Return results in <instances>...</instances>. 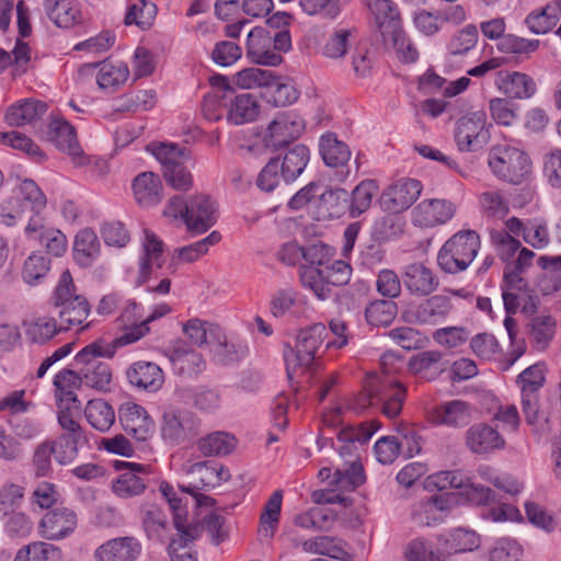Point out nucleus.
I'll list each match as a JSON object with an SVG mask.
<instances>
[{"label": "nucleus", "mask_w": 561, "mask_h": 561, "mask_svg": "<svg viewBox=\"0 0 561 561\" xmlns=\"http://www.w3.org/2000/svg\"><path fill=\"white\" fill-rule=\"evenodd\" d=\"M378 426L373 423L369 425L362 424L359 426H351L341 430L337 434L340 446L339 454L345 458L346 468H335L333 484L343 491H353L364 483L365 476L363 467L358 462L359 447L365 445Z\"/></svg>", "instance_id": "nucleus-1"}, {"label": "nucleus", "mask_w": 561, "mask_h": 561, "mask_svg": "<svg viewBox=\"0 0 561 561\" xmlns=\"http://www.w3.org/2000/svg\"><path fill=\"white\" fill-rule=\"evenodd\" d=\"M407 389L398 380L385 376H370L364 390L356 397L354 409L364 411L369 407L380 408L389 419L398 416L405 400Z\"/></svg>", "instance_id": "nucleus-2"}, {"label": "nucleus", "mask_w": 561, "mask_h": 561, "mask_svg": "<svg viewBox=\"0 0 561 561\" xmlns=\"http://www.w3.org/2000/svg\"><path fill=\"white\" fill-rule=\"evenodd\" d=\"M310 159V151L305 145H296L285 153L278 154L261 170L256 184L265 192L274 191L280 183L294 182L306 169Z\"/></svg>", "instance_id": "nucleus-3"}, {"label": "nucleus", "mask_w": 561, "mask_h": 561, "mask_svg": "<svg viewBox=\"0 0 561 561\" xmlns=\"http://www.w3.org/2000/svg\"><path fill=\"white\" fill-rule=\"evenodd\" d=\"M53 305L59 309L58 316L64 331L79 327L83 331L90 327L85 323L91 306L82 295L76 293L72 276L69 270H65L54 290Z\"/></svg>", "instance_id": "nucleus-4"}, {"label": "nucleus", "mask_w": 561, "mask_h": 561, "mask_svg": "<svg viewBox=\"0 0 561 561\" xmlns=\"http://www.w3.org/2000/svg\"><path fill=\"white\" fill-rule=\"evenodd\" d=\"M174 525L179 530V539H172L168 547L171 561H196L194 553L186 547L187 542L193 541L199 535V530H205L215 545L226 540L228 528L225 518L216 513H209L203 517L201 525L184 526L176 515Z\"/></svg>", "instance_id": "nucleus-5"}, {"label": "nucleus", "mask_w": 561, "mask_h": 561, "mask_svg": "<svg viewBox=\"0 0 561 561\" xmlns=\"http://www.w3.org/2000/svg\"><path fill=\"white\" fill-rule=\"evenodd\" d=\"M325 337L327 328L322 323L298 331L295 345H287L284 350L286 371L290 379L311 367Z\"/></svg>", "instance_id": "nucleus-6"}, {"label": "nucleus", "mask_w": 561, "mask_h": 561, "mask_svg": "<svg viewBox=\"0 0 561 561\" xmlns=\"http://www.w3.org/2000/svg\"><path fill=\"white\" fill-rule=\"evenodd\" d=\"M46 207V197L36 183L24 180L13 190L12 195L0 205V224L12 227L25 213L31 217H39V213Z\"/></svg>", "instance_id": "nucleus-7"}, {"label": "nucleus", "mask_w": 561, "mask_h": 561, "mask_svg": "<svg viewBox=\"0 0 561 561\" xmlns=\"http://www.w3.org/2000/svg\"><path fill=\"white\" fill-rule=\"evenodd\" d=\"M480 249V237L473 230L459 231L449 238L437 254L438 266L456 274L468 268Z\"/></svg>", "instance_id": "nucleus-8"}, {"label": "nucleus", "mask_w": 561, "mask_h": 561, "mask_svg": "<svg viewBox=\"0 0 561 561\" xmlns=\"http://www.w3.org/2000/svg\"><path fill=\"white\" fill-rule=\"evenodd\" d=\"M489 167L496 178L512 184H520L531 170L528 156L510 146L493 147L489 153Z\"/></svg>", "instance_id": "nucleus-9"}, {"label": "nucleus", "mask_w": 561, "mask_h": 561, "mask_svg": "<svg viewBox=\"0 0 561 561\" xmlns=\"http://www.w3.org/2000/svg\"><path fill=\"white\" fill-rule=\"evenodd\" d=\"M522 271L507 265L504 270L502 297L505 310L508 314L515 313L520 305L526 312L536 311L539 299L534 289L522 277Z\"/></svg>", "instance_id": "nucleus-10"}, {"label": "nucleus", "mask_w": 561, "mask_h": 561, "mask_svg": "<svg viewBox=\"0 0 561 561\" xmlns=\"http://www.w3.org/2000/svg\"><path fill=\"white\" fill-rule=\"evenodd\" d=\"M305 127V119L296 112L279 113L263 131V145L267 149L277 150L298 139Z\"/></svg>", "instance_id": "nucleus-11"}, {"label": "nucleus", "mask_w": 561, "mask_h": 561, "mask_svg": "<svg viewBox=\"0 0 561 561\" xmlns=\"http://www.w3.org/2000/svg\"><path fill=\"white\" fill-rule=\"evenodd\" d=\"M520 387L522 410L528 424H535L539 414V390L545 383V370L535 364L523 370L517 377Z\"/></svg>", "instance_id": "nucleus-12"}, {"label": "nucleus", "mask_w": 561, "mask_h": 561, "mask_svg": "<svg viewBox=\"0 0 561 561\" xmlns=\"http://www.w3.org/2000/svg\"><path fill=\"white\" fill-rule=\"evenodd\" d=\"M199 419L188 410H169L162 417L161 436L174 445L192 439L198 434Z\"/></svg>", "instance_id": "nucleus-13"}, {"label": "nucleus", "mask_w": 561, "mask_h": 561, "mask_svg": "<svg viewBox=\"0 0 561 561\" xmlns=\"http://www.w3.org/2000/svg\"><path fill=\"white\" fill-rule=\"evenodd\" d=\"M455 138L460 151H478L489 141L485 128V114L477 111L467 114L457 122Z\"/></svg>", "instance_id": "nucleus-14"}, {"label": "nucleus", "mask_w": 561, "mask_h": 561, "mask_svg": "<svg viewBox=\"0 0 561 561\" xmlns=\"http://www.w3.org/2000/svg\"><path fill=\"white\" fill-rule=\"evenodd\" d=\"M422 183L415 179H400L381 193L379 203L383 210L398 214L410 208L422 193Z\"/></svg>", "instance_id": "nucleus-15"}, {"label": "nucleus", "mask_w": 561, "mask_h": 561, "mask_svg": "<svg viewBox=\"0 0 561 561\" xmlns=\"http://www.w3.org/2000/svg\"><path fill=\"white\" fill-rule=\"evenodd\" d=\"M453 308L448 296L434 295L417 305L409 306L404 317L413 323L437 325L447 319Z\"/></svg>", "instance_id": "nucleus-16"}, {"label": "nucleus", "mask_w": 561, "mask_h": 561, "mask_svg": "<svg viewBox=\"0 0 561 561\" xmlns=\"http://www.w3.org/2000/svg\"><path fill=\"white\" fill-rule=\"evenodd\" d=\"M190 478L187 484L181 485L183 492L194 493L195 490H209L227 481L230 474L220 463L213 461L195 462L184 468Z\"/></svg>", "instance_id": "nucleus-17"}, {"label": "nucleus", "mask_w": 561, "mask_h": 561, "mask_svg": "<svg viewBox=\"0 0 561 561\" xmlns=\"http://www.w3.org/2000/svg\"><path fill=\"white\" fill-rule=\"evenodd\" d=\"M495 88L511 100H528L537 92V83L528 73L499 70L494 75Z\"/></svg>", "instance_id": "nucleus-18"}, {"label": "nucleus", "mask_w": 561, "mask_h": 561, "mask_svg": "<svg viewBox=\"0 0 561 561\" xmlns=\"http://www.w3.org/2000/svg\"><path fill=\"white\" fill-rule=\"evenodd\" d=\"M456 213V205L447 199L422 201L412 211V221L421 228H433L449 221Z\"/></svg>", "instance_id": "nucleus-19"}, {"label": "nucleus", "mask_w": 561, "mask_h": 561, "mask_svg": "<svg viewBox=\"0 0 561 561\" xmlns=\"http://www.w3.org/2000/svg\"><path fill=\"white\" fill-rule=\"evenodd\" d=\"M77 514L68 507L48 511L41 519L38 531L47 540H61L77 528Z\"/></svg>", "instance_id": "nucleus-20"}, {"label": "nucleus", "mask_w": 561, "mask_h": 561, "mask_svg": "<svg viewBox=\"0 0 561 561\" xmlns=\"http://www.w3.org/2000/svg\"><path fill=\"white\" fill-rule=\"evenodd\" d=\"M48 139L58 149L67 152L77 165L87 163L77 140L75 127L61 116H54L48 125Z\"/></svg>", "instance_id": "nucleus-21"}, {"label": "nucleus", "mask_w": 561, "mask_h": 561, "mask_svg": "<svg viewBox=\"0 0 561 561\" xmlns=\"http://www.w3.org/2000/svg\"><path fill=\"white\" fill-rule=\"evenodd\" d=\"M319 150L324 163L329 168L336 169L337 181H344L350 174L351 150L348 146L339 140L335 134L328 133L320 138Z\"/></svg>", "instance_id": "nucleus-22"}, {"label": "nucleus", "mask_w": 561, "mask_h": 561, "mask_svg": "<svg viewBox=\"0 0 561 561\" xmlns=\"http://www.w3.org/2000/svg\"><path fill=\"white\" fill-rule=\"evenodd\" d=\"M142 551L140 541L133 536L110 539L94 552L95 561H136Z\"/></svg>", "instance_id": "nucleus-23"}, {"label": "nucleus", "mask_w": 561, "mask_h": 561, "mask_svg": "<svg viewBox=\"0 0 561 561\" xmlns=\"http://www.w3.org/2000/svg\"><path fill=\"white\" fill-rule=\"evenodd\" d=\"M247 56L254 64L263 66L276 67L283 62V56L272 49V35L260 26L248 34Z\"/></svg>", "instance_id": "nucleus-24"}, {"label": "nucleus", "mask_w": 561, "mask_h": 561, "mask_svg": "<svg viewBox=\"0 0 561 561\" xmlns=\"http://www.w3.org/2000/svg\"><path fill=\"white\" fill-rule=\"evenodd\" d=\"M25 234L30 240L38 241L54 256H61L67 250V238L59 230L44 224L41 217H31Z\"/></svg>", "instance_id": "nucleus-25"}, {"label": "nucleus", "mask_w": 561, "mask_h": 561, "mask_svg": "<svg viewBox=\"0 0 561 561\" xmlns=\"http://www.w3.org/2000/svg\"><path fill=\"white\" fill-rule=\"evenodd\" d=\"M119 422L125 432L138 442L147 440L153 433V421L141 405L124 403L119 409Z\"/></svg>", "instance_id": "nucleus-26"}, {"label": "nucleus", "mask_w": 561, "mask_h": 561, "mask_svg": "<svg viewBox=\"0 0 561 561\" xmlns=\"http://www.w3.org/2000/svg\"><path fill=\"white\" fill-rule=\"evenodd\" d=\"M216 222L215 202L204 194L193 196L188 202L187 230L195 233L207 231Z\"/></svg>", "instance_id": "nucleus-27"}, {"label": "nucleus", "mask_w": 561, "mask_h": 561, "mask_svg": "<svg viewBox=\"0 0 561 561\" xmlns=\"http://www.w3.org/2000/svg\"><path fill=\"white\" fill-rule=\"evenodd\" d=\"M402 277L407 289L416 296H428L439 286L436 274L422 262L408 264Z\"/></svg>", "instance_id": "nucleus-28"}, {"label": "nucleus", "mask_w": 561, "mask_h": 561, "mask_svg": "<svg viewBox=\"0 0 561 561\" xmlns=\"http://www.w3.org/2000/svg\"><path fill=\"white\" fill-rule=\"evenodd\" d=\"M466 445L471 453L485 455L494 450L503 449L505 439L491 425L478 423L467 430Z\"/></svg>", "instance_id": "nucleus-29"}, {"label": "nucleus", "mask_w": 561, "mask_h": 561, "mask_svg": "<svg viewBox=\"0 0 561 561\" xmlns=\"http://www.w3.org/2000/svg\"><path fill=\"white\" fill-rule=\"evenodd\" d=\"M428 419L435 425L463 427L471 421V408L462 400L443 402L430 412Z\"/></svg>", "instance_id": "nucleus-30"}, {"label": "nucleus", "mask_w": 561, "mask_h": 561, "mask_svg": "<svg viewBox=\"0 0 561 561\" xmlns=\"http://www.w3.org/2000/svg\"><path fill=\"white\" fill-rule=\"evenodd\" d=\"M261 113L257 98L251 93H241L226 103V119L232 125L254 122Z\"/></svg>", "instance_id": "nucleus-31"}, {"label": "nucleus", "mask_w": 561, "mask_h": 561, "mask_svg": "<svg viewBox=\"0 0 561 561\" xmlns=\"http://www.w3.org/2000/svg\"><path fill=\"white\" fill-rule=\"evenodd\" d=\"M133 193L136 203L145 208L157 206L163 197V185L153 172H142L133 181Z\"/></svg>", "instance_id": "nucleus-32"}, {"label": "nucleus", "mask_w": 561, "mask_h": 561, "mask_svg": "<svg viewBox=\"0 0 561 561\" xmlns=\"http://www.w3.org/2000/svg\"><path fill=\"white\" fill-rule=\"evenodd\" d=\"M448 511V500L443 496H430L412 506L411 518L420 526H433L442 523Z\"/></svg>", "instance_id": "nucleus-33"}, {"label": "nucleus", "mask_w": 561, "mask_h": 561, "mask_svg": "<svg viewBox=\"0 0 561 561\" xmlns=\"http://www.w3.org/2000/svg\"><path fill=\"white\" fill-rule=\"evenodd\" d=\"M169 359L174 371L186 377H196L206 368L202 354L188 348L182 342L169 351Z\"/></svg>", "instance_id": "nucleus-34"}, {"label": "nucleus", "mask_w": 561, "mask_h": 561, "mask_svg": "<svg viewBox=\"0 0 561 561\" xmlns=\"http://www.w3.org/2000/svg\"><path fill=\"white\" fill-rule=\"evenodd\" d=\"M126 375L133 386L152 392L159 390L164 382L162 369L151 362L139 360L134 363L127 369Z\"/></svg>", "instance_id": "nucleus-35"}, {"label": "nucleus", "mask_w": 561, "mask_h": 561, "mask_svg": "<svg viewBox=\"0 0 561 561\" xmlns=\"http://www.w3.org/2000/svg\"><path fill=\"white\" fill-rule=\"evenodd\" d=\"M47 111V104L35 99H25L11 105L5 113V122L10 126L32 124Z\"/></svg>", "instance_id": "nucleus-36"}, {"label": "nucleus", "mask_w": 561, "mask_h": 561, "mask_svg": "<svg viewBox=\"0 0 561 561\" xmlns=\"http://www.w3.org/2000/svg\"><path fill=\"white\" fill-rule=\"evenodd\" d=\"M211 345L214 358L221 364L239 362L249 352V347L243 340L227 336L222 330L219 331Z\"/></svg>", "instance_id": "nucleus-37"}, {"label": "nucleus", "mask_w": 561, "mask_h": 561, "mask_svg": "<svg viewBox=\"0 0 561 561\" xmlns=\"http://www.w3.org/2000/svg\"><path fill=\"white\" fill-rule=\"evenodd\" d=\"M44 10L59 27H71L81 19L78 0H45Z\"/></svg>", "instance_id": "nucleus-38"}, {"label": "nucleus", "mask_w": 561, "mask_h": 561, "mask_svg": "<svg viewBox=\"0 0 561 561\" xmlns=\"http://www.w3.org/2000/svg\"><path fill=\"white\" fill-rule=\"evenodd\" d=\"M368 7L375 16L376 24L381 33L385 43H388V35L401 26L399 10L391 0H368Z\"/></svg>", "instance_id": "nucleus-39"}, {"label": "nucleus", "mask_w": 561, "mask_h": 561, "mask_svg": "<svg viewBox=\"0 0 561 561\" xmlns=\"http://www.w3.org/2000/svg\"><path fill=\"white\" fill-rule=\"evenodd\" d=\"M561 255H542L538 259V265L545 271L537 277L536 288L543 296L552 295L561 289V264L558 260Z\"/></svg>", "instance_id": "nucleus-40"}, {"label": "nucleus", "mask_w": 561, "mask_h": 561, "mask_svg": "<svg viewBox=\"0 0 561 561\" xmlns=\"http://www.w3.org/2000/svg\"><path fill=\"white\" fill-rule=\"evenodd\" d=\"M527 330L531 346L545 351L554 337L557 320L550 314H537L529 320Z\"/></svg>", "instance_id": "nucleus-41"}, {"label": "nucleus", "mask_w": 561, "mask_h": 561, "mask_svg": "<svg viewBox=\"0 0 561 561\" xmlns=\"http://www.w3.org/2000/svg\"><path fill=\"white\" fill-rule=\"evenodd\" d=\"M409 370L427 380L437 378L444 371L443 356L439 351H423L409 359Z\"/></svg>", "instance_id": "nucleus-42"}, {"label": "nucleus", "mask_w": 561, "mask_h": 561, "mask_svg": "<svg viewBox=\"0 0 561 561\" xmlns=\"http://www.w3.org/2000/svg\"><path fill=\"white\" fill-rule=\"evenodd\" d=\"M101 244L96 233L91 229L80 230L73 242V259L82 267L91 266L99 257Z\"/></svg>", "instance_id": "nucleus-43"}, {"label": "nucleus", "mask_w": 561, "mask_h": 561, "mask_svg": "<svg viewBox=\"0 0 561 561\" xmlns=\"http://www.w3.org/2000/svg\"><path fill=\"white\" fill-rule=\"evenodd\" d=\"M82 385L81 376L71 369L60 370L54 378L57 404L81 407L76 390Z\"/></svg>", "instance_id": "nucleus-44"}, {"label": "nucleus", "mask_w": 561, "mask_h": 561, "mask_svg": "<svg viewBox=\"0 0 561 561\" xmlns=\"http://www.w3.org/2000/svg\"><path fill=\"white\" fill-rule=\"evenodd\" d=\"M318 203V219H332L340 218L347 210L348 206V193L344 188L329 190L323 192Z\"/></svg>", "instance_id": "nucleus-45"}, {"label": "nucleus", "mask_w": 561, "mask_h": 561, "mask_svg": "<svg viewBox=\"0 0 561 561\" xmlns=\"http://www.w3.org/2000/svg\"><path fill=\"white\" fill-rule=\"evenodd\" d=\"M302 550L308 553L328 556L342 561H352L341 539L330 536H317L302 542Z\"/></svg>", "instance_id": "nucleus-46"}, {"label": "nucleus", "mask_w": 561, "mask_h": 561, "mask_svg": "<svg viewBox=\"0 0 561 561\" xmlns=\"http://www.w3.org/2000/svg\"><path fill=\"white\" fill-rule=\"evenodd\" d=\"M23 325L26 337L37 344H45L64 331L61 325H57L56 319L48 316H41L24 321Z\"/></svg>", "instance_id": "nucleus-47"}, {"label": "nucleus", "mask_w": 561, "mask_h": 561, "mask_svg": "<svg viewBox=\"0 0 561 561\" xmlns=\"http://www.w3.org/2000/svg\"><path fill=\"white\" fill-rule=\"evenodd\" d=\"M88 423L99 432H107L115 422L113 407L103 399L89 400L84 408Z\"/></svg>", "instance_id": "nucleus-48"}, {"label": "nucleus", "mask_w": 561, "mask_h": 561, "mask_svg": "<svg viewBox=\"0 0 561 561\" xmlns=\"http://www.w3.org/2000/svg\"><path fill=\"white\" fill-rule=\"evenodd\" d=\"M236 437L224 431L213 432L197 442L198 450L204 456H226L234 450Z\"/></svg>", "instance_id": "nucleus-49"}, {"label": "nucleus", "mask_w": 561, "mask_h": 561, "mask_svg": "<svg viewBox=\"0 0 561 561\" xmlns=\"http://www.w3.org/2000/svg\"><path fill=\"white\" fill-rule=\"evenodd\" d=\"M148 149L156 157L162 167V172H167L180 163H187L191 160L190 151L175 144H150Z\"/></svg>", "instance_id": "nucleus-50"}, {"label": "nucleus", "mask_w": 561, "mask_h": 561, "mask_svg": "<svg viewBox=\"0 0 561 561\" xmlns=\"http://www.w3.org/2000/svg\"><path fill=\"white\" fill-rule=\"evenodd\" d=\"M379 187L375 180H364L348 195L350 215L356 218L367 211Z\"/></svg>", "instance_id": "nucleus-51"}, {"label": "nucleus", "mask_w": 561, "mask_h": 561, "mask_svg": "<svg viewBox=\"0 0 561 561\" xmlns=\"http://www.w3.org/2000/svg\"><path fill=\"white\" fill-rule=\"evenodd\" d=\"M51 443L55 446L56 461L65 466L75 461L79 454V448L88 444V438L85 436V433H62L56 440Z\"/></svg>", "instance_id": "nucleus-52"}, {"label": "nucleus", "mask_w": 561, "mask_h": 561, "mask_svg": "<svg viewBox=\"0 0 561 561\" xmlns=\"http://www.w3.org/2000/svg\"><path fill=\"white\" fill-rule=\"evenodd\" d=\"M283 492L275 491L264 505L260 517L259 534L263 539H272L279 522Z\"/></svg>", "instance_id": "nucleus-53"}, {"label": "nucleus", "mask_w": 561, "mask_h": 561, "mask_svg": "<svg viewBox=\"0 0 561 561\" xmlns=\"http://www.w3.org/2000/svg\"><path fill=\"white\" fill-rule=\"evenodd\" d=\"M129 77V69L125 62L103 64L96 75L99 88L105 92H114L124 84Z\"/></svg>", "instance_id": "nucleus-54"}, {"label": "nucleus", "mask_w": 561, "mask_h": 561, "mask_svg": "<svg viewBox=\"0 0 561 561\" xmlns=\"http://www.w3.org/2000/svg\"><path fill=\"white\" fill-rule=\"evenodd\" d=\"M299 91L290 81H282L275 72L273 73V83L267 85L265 96L274 106H288L295 103L299 98Z\"/></svg>", "instance_id": "nucleus-55"}, {"label": "nucleus", "mask_w": 561, "mask_h": 561, "mask_svg": "<svg viewBox=\"0 0 561 561\" xmlns=\"http://www.w3.org/2000/svg\"><path fill=\"white\" fill-rule=\"evenodd\" d=\"M144 256L140 263V275L146 277L152 267H160L163 260V243L158 237L149 230L145 231L142 241Z\"/></svg>", "instance_id": "nucleus-56"}, {"label": "nucleus", "mask_w": 561, "mask_h": 561, "mask_svg": "<svg viewBox=\"0 0 561 561\" xmlns=\"http://www.w3.org/2000/svg\"><path fill=\"white\" fill-rule=\"evenodd\" d=\"M60 549L51 543L34 541L18 550L13 561H60Z\"/></svg>", "instance_id": "nucleus-57"}, {"label": "nucleus", "mask_w": 561, "mask_h": 561, "mask_svg": "<svg viewBox=\"0 0 561 561\" xmlns=\"http://www.w3.org/2000/svg\"><path fill=\"white\" fill-rule=\"evenodd\" d=\"M113 493L121 499H130L142 494L147 488L145 480L134 470L119 473L111 483Z\"/></svg>", "instance_id": "nucleus-58"}, {"label": "nucleus", "mask_w": 561, "mask_h": 561, "mask_svg": "<svg viewBox=\"0 0 561 561\" xmlns=\"http://www.w3.org/2000/svg\"><path fill=\"white\" fill-rule=\"evenodd\" d=\"M272 70L261 69L256 67H249L238 71L232 77V83L244 90L267 88L273 83Z\"/></svg>", "instance_id": "nucleus-59"}, {"label": "nucleus", "mask_w": 561, "mask_h": 561, "mask_svg": "<svg viewBox=\"0 0 561 561\" xmlns=\"http://www.w3.org/2000/svg\"><path fill=\"white\" fill-rule=\"evenodd\" d=\"M300 282L305 288L310 289L320 300L329 299L332 296V288L327 283L323 268L301 266Z\"/></svg>", "instance_id": "nucleus-60"}, {"label": "nucleus", "mask_w": 561, "mask_h": 561, "mask_svg": "<svg viewBox=\"0 0 561 561\" xmlns=\"http://www.w3.org/2000/svg\"><path fill=\"white\" fill-rule=\"evenodd\" d=\"M221 329L207 321L201 319H191L183 324V332L187 339L196 346L206 343H213Z\"/></svg>", "instance_id": "nucleus-61"}, {"label": "nucleus", "mask_w": 561, "mask_h": 561, "mask_svg": "<svg viewBox=\"0 0 561 561\" xmlns=\"http://www.w3.org/2000/svg\"><path fill=\"white\" fill-rule=\"evenodd\" d=\"M560 20V15L554 11V5L547 3L541 9L531 11L525 19L529 31L534 34H546L551 31Z\"/></svg>", "instance_id": "nucleus-62"}, {"label": "nucleus", "mask_w": 561, "mask_h": 561, "mask_svg": "<svg viewBox=\"0 0 561 561\" xmlns=\"http://www.w3.org/2000/svg\"><path fill=\"white\" fill-rule=\"evenodd\" d=\"M142 526L150 539L162 540L167 529V516L156 505H144L141 508Z\"/></svg>", "instance_id": "nucleus-63"}, {"label": "nucleus", "mask_w": 561, "mask_h": 561, "mask_svg": "<svg viewBox=\"0 0 561 561\" xmlns=\"http://www.w3.org/2000/svg\"><path fill=\"white\" fill-rule=\"evenodd\" d=\"M481 211L492 218H503L510 211L508 201L505 195L497 190L485 191L479 196Z\"/></svg>", "instance_id": "nucleus-64"}]
</instances>
